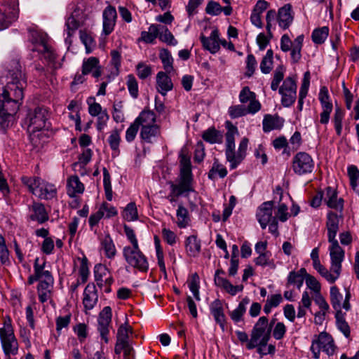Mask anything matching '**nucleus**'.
I'll list each match as a JSON object with an SVG mask.
<instances>
[{
  "label": "nucleus",
  "mask_w": 359,
  "mask_h": 359,
  "mask_svg": "<svg viewBox=\"0 0 359 359\" xmlns=\"http://www.w3.org/2000/svg\"><path fill=\"white\" fill-rule=\"evenodd\" d=\"M323 192V202L332 209L337 208V189L328 187Z\"/></svg>",
  "instance_id": "39"
},
{
  "label": "nucleus",
  "mask_w": 359,
  "mask_h": 359,
  "mask_svg": "<svg viewBox=\"0 0 359 359\" xmlns=\"http://www.w3.org/2000/svg\"><path fill=\"white\" fill-rule=\"evenodd\" d=\"M177 224L180 228H184L187 226L189 218L187 208L180 205L177 210Z\"/></svg>",
  "instance_id": "52"
},
{
  "label": "nucleus",
  "mask_w": 359,
  "mask_h": 359,
  "mask_svg": "<svg viewBox=\"0 0 359 359\" xmlns=\"http://www.w3.org/2000/svg\"><path fill=\"white\" fill-rule=\"evenodd\" d=\"M169 184L170 185L171 191L168 196V198L171 203L176 201V197L183 194L194 191L191 184H189L188 189L184 190V189L182 188V182H180L177 184H174L173 182H170Z\"/></svg>",
  "instance_id": "43"
},
{
  "label": "nucleus",
  "mask_w": 359,
  "mask_h": 359,
  "mask_svg": "<svg viewBox=\"0 0 359 359\" xmlns=\"http://www.w3.org/2000/svg\"><path fill=\"white\" fill-rule=\"evenodd\" d=\"M311 351L316 359L319 358L321 351L328 356L333 355L335 353L334 341L327 333L321 332L313 340Z\"/></svg>",
  "instance_id": "6"
},
{
  "label": "nucleus",
  "mask_w": 359,
  "mask_h": 359,
  "mask_svg": "<svg viewBox=\"0 0 359 359\" xmlns=\"http://www.w3.org/2000/svg\"><path fill=\"white\" fill-rule=\"evenodd\" d=\"M34 269L35 274L39 278V285H41V287H45V288L47 287H53L54 279L50 271L46 269L45 262L41 264H39V259L36 258L34 260Z\"/></svg>",
  "instance_id": "12"
},
{
  "label": "nucleus",
  "mask_w": 359,
  "mask_h": 359,
  "mask_svg": "<svg viewBox=\"0 0 359 359\" xmlns=\"http://www.w3.org/2000/svg\"><path fill=\"white\" fill-rule=\"evenodd\" d=\"M271 327L269 326L268 318L265 316L260 317L254 325L250 339L247 344L248 349L256 348L258 345L266 346L271 337Z\"/></svg>",
  "instance_id": "3"
},
{
  "label": "nucleus",
  "mask_w": 359,
  "mask_h": 359,
  "mask_svg": "<svg viewBox=\"0 0 359 359\" xmlns=\"http://www.w3.org/2000/svg\"><path fill=\"white\" fill-rule=\"evenodd\" d=\"M273 201L264 202L258 208L256 216L262 229H266L270 222L276 219L273 216Z\"/></svg>",
  "instance_id": "13"
},
{
  "label": "nucleus",
  "mask_w": 359,
  "mask_h": 359,
  "mask_svg": "<svg viewBox=\"0 0 359 359\" xmlns=\"http://www.w3.org/2000/svg\"><path fill=\"white\" fill-rule=\"evenodd\" d=\"M117 18L116 11L111 6H107L102 13V34H110L114 29Z\"/></svg>",
  "instance_id": "16"
},
{
  "label": "nucleus",
  "mask_w": 359,
  "mask_h": 359,
  "mask_svg": "<svg viewBox=\"0 0 359 359\" xmlns=\"http://www.w3.org/2000/svg\"><path fill=\"white\" fill-rule=\"evenodd\" d=\"M187 253L190 257H196L201 251V241L194 235L187 238L185 241Z\"/></svg>",
  "instance_id": "34"
},
{
  "label": "nucleus",
  "mask_w": 359,
  "mask_h": 359,
  "mask_svg": "<svg viewBox=\"0 0 359 359\" xmlns=\"http://www.w3.org/2000/svg\"><path fill=\"white\" fill-rule=\"evenodd\" d=\"M293 21V13L290 4H286L278 10V22L279 26L286 29Z\"/></svg>",
  "instance_id": "25"
},
{
  "label": "nucleus",
  "mask_w": 359,
  "mask_h": 359,
  "mask_svg": "<svg viewBox=\"0 0 359 359\" xmlns=\"http://www.w3.org/2000/svg\"><path fill=\"white\" fill-rule=\"evenodd\" d=\"M99 63V60L95 57H90L84 60L82 65V74L86 75L91 73L93 77H100L102 72Z\"/></svg>",
  "instance_id": "24"
},
{
  "label": "nucleus",
  "mask_w": 359,
  "mask_h": 359,
  "mask_svg": "<svg viewBox=\"0 0 359 359\" xmlns=\"http://www.w3.org/2000/svg\"><path fill=\"white\" fill-rule=\"evenodd\" d=\"M329 34V29L327 27H323L313 30L312 33V40L316 44L323 43L327 39Z\"/></svg>",
  "instance_id": "50"
},
{
  "label": "nucleus",
  "mask_w": 359,
  "mask_h": 359,
  "mask_svg": "<svg viewBox=\"0 0 359 359\" xmlns=\"http://www.w3.org/2000/svg\"><path fill=\"white\" fill-rule=\"evenodd\" d=\"M156 117L154 111L151 110H143L135 119L134 122L141 128L156 125Z\"/></svg>",
  "instance_id": "28"
},
{
  "label": "nucleus",
  "mask_w": 359,
  "mask_h": 359,
  "mask_svg": "<svg viewBox=\"0 0 359 359\" xmlns=\"http://www.w3.org/2000/svg\"><path fill=\"white\" fill-rule=\"evenodd\" d=\"M304 283V278L296 273L295 271L290 272L287 276V285H296L300 289Z\"/></svg>",
  "instance_id": "61"
},
{
  "label": "nucleus",
  "mask_w": 359,
  "mask_h": 359,
  "mask_svg": "<svg viewBox=\"0 0 359 359\" xmlns=\"http://www.w3.org/2000/svg\"><path fill=\"white\" fill-rule=\"evenodd\" d=\"M22 182L28 187L29 191L40 199L50 200L56 197L57 189L51 183L46 182L39 177L23 176Z\"/></svg>",
  "instance_id": "2"
},
{
  "label": "nucleus",
  "mask_w": 359,
  "mask_h": 359,
  "mask_svg": "<svg viewBox=\"0 0 359 359\" xmlns=\"http://www.w3.org/2000/svg\"><path fill=\"white\" fill-rule=\"evenodd\" d=\"M0 339L4 351L6 355L17 354L18 344L13 332L0 334Z\"/></svg>",
  "instance_id": "19"
},
{
  "label": "nucleus",
  "mask_w": 359,
  "mask_h": 359,
  "mask_svg": "<svg viewBox=\"0 0 359 359\" xmlns=\"http://www.w3.org/2000/svg\"><path fill=\"white\" fill-rule=\"evenodd\" d=\"M158 37V25L153 24L149 27L148 31L141 32V36L139 41H142L147 43H152Z\"/></svg>",
  "instance_id": "45"
},
{
  "label": "nucleus",
  "mask_w": 359,
  "mask_h": 359,
  "mask_svg": "<svg viewBox=\"0 0 359 359\" xmlns=\"http://www.w3.org/2000/svg\"><path fill=\"white\" fill-rule=\"evenodd\" d=\"M160 128L156 124L144 128H141L140 135L144 142L147 143H153L156 138L160 135Z\"/></svg>",
  "instance_id": "33"
},
{
  "label": "nucleus",
  "mask_w": 359,
  "mask_h": 359,
  "mask_svg": "<svg viewBox=\"0 0 359 359\" xmlns=\"http://www.w3.org/2000/svg\"><path fill=\"white\" fill-rule=\"evenodd\" d=\"M107 141L110 146L111 149L113 151L112 155L114 156H118L120 153L119 144L121 142L120 132L116 129L113 130L110 133Z\"/></svg>",
  "instance_id": "41"
},
{
  "label": "nucleus",
  "mask_w": 359,
  "mask_h": 359,
  "mask_svg": "<svg viewBox=\"0 0 359 359\" xmlns=\"http://www.w3.org/2000/svg\"><path fill=\"white\" fill-rule=\"evenodd\" d=\"M126 84L130 95L133 98H137L138 97V84L133 75L130 74L127 76Z\"/></svg>",
  "instance_id": "55"
},
{
  "label": "nucleus",
  "mask_w": 359,
  "mask_h": 359,
  "mask_svg": "<svg viewBox=\"0 0 359 359\" xmlns=\"http://www.w3.org/2000/svg\"><path fill=\"white\" fill-rule=\"evenodd\" d=\"M226 168L224 165L219 163L217 161H215L208 172V178L212 180H215L217 176L221 178H224L226 176Z\"/></svg>",
  "instance_id": "44"
},
{
  "label": "nucleus",
  "mask_w": 359,
  "mask_h": 359,
  "mask_svg": "<svg viewBox=\"0 0 359 359\" xmlns=\"http://www.w3.org/2000/svg\"><path fill=\"white\" fill-rule=\"evenodd\" d=\"M201 41L203 48L212 54L219 50V32L217 29H213L208 37L202 35L201 36Z\"/></svg>",
  "instance_id": "23"
},
{
  "label": "nucleus",
  "mask_w": 359,
  "mask_h": 359,
  "mask_svg": "<svg viewBox=\"0 0 359 359\" xmlns=\"http://www.w3.org/2000/svg\"><path fill=\"white\" fill-rule=\"evenodd\" d=\"M80 39L86 47V53H90L93 45V38L86 32L80 31Z\"/></svg>",
  "instance_id": "63"
},
{
  "label": "nucleus",
  "mask_w": 359,
  "mask_h": 359,
  "mask_svg": "<svg viewBox=\"0 0 359 359\" xmlns=\"http://www.w3.org/2000/svg\"><path fill=\"white\" fill-rule=\"evenodd\" d=\"M158 37L163 42L169 45L175 46L177 41L175 39L172 34L164 25H158Z\"/></svg>",
  "instance_id": "42"
},
{
  "label": "nucleus",
  "mask_w": 359,
  "mask_h": 359,
  "mask_svg": "<svg viewBox=\"0 0 359 359\" xmlns=\"http://www.w3.org/2000/svg\"><path fill=\"white\" fill-rule=\"evenodd\" d=\"M310 85V73L305 72L299 93L298 109L302 111L304 99L306 97Z\"/></svg>",
  "instance_id": "40"
},
{
  "label": "nucleus",
  "mask_w": 359,
  "mask_h": 359,
  "mask_svg": "<svg viewBox=\"0 0 359 359\" xmlns=\"http://www.w3.org/2000/svg\"><path fill=\"white\" fill-rule=\"evenodd\" d=\"M227 132L226 133V157L227 161L229 158H233V151L235 150V136L238 135V131L237 127L233 126L230 121L226 122Z\"/></svg>",
  "instance_id": "20"
},
{
  "label": "nucleus",
  "mask_w": 359,
  "mask_h": 359,
  "mask_svg": "<svg viewBox=\"0 0 359 359\" xmlns=\"http://www.w3.org/2000/svg\"><path fill=\"white\" fill-rule=\"evenodd\" d=\"M132 333L133 329L127 323L121 325L119 327L117 331L116 343V345H118V348H120V346H122L124 343L130 342L128 339L129 334Z\"/></svg>",
  "instance_id": "37"
},
{
  "label": "nucleus",
  "mask_w": 359,
  "mask_h": 359,
  "mask_svg": "<svg viewBox=\"0 0 359 359\" xmlns=\"http://www.w3.org/2000/svg\"><path fill=\"white\" fill-rule=\"evenodd\" d=\"M98 210L103 212L106 218H111L118 214L116 208L106 202L102 203Z\"/></svg>",
  "instance_id": "57"
},
{
  "label": "nucleus",
  "mask_w": 359,
  "mask_h": 359,
  "mask_svg": "<svg viewBox=\"0 0 359 359\" xmlns=\"http://www.w3.org/2000/svg\"><path fill=\"white\" fill-rule=\"evenodd\" d=\"M210 313L214 317L215 320L219 324L222 329L224 330L225 326V315L224 313V309L220 300L215 299L210 306Z\"/></svg>",
  "instance_id": "27"
},
{
  "label": "nucleus",
  "mask_w": 359,
  "mask_h": 359,
  "mask_svg": "<svg viewBox=\"0 0 359 359\" xmlns=\"http://www.w3.org/2000/svg\"><path fill=\"white\" fill-rule=\"evenodd\" d=\"M18 18V11L13 7L0 5V30L6 29Z\"/></svg>",
  "instance_id": "18"
},
{
  "label": "nucleus",
  "mask_w": 359,
  "mask_h": 359,
  "mask_svg": "<svg viewBox=\"0 0 359 359\" xmlns=\"http://www.w3.org/2000/svg\"><path fill=\"white\" fill-rule=\"evenodd\" d=\"M318 99L320 102L323 111L320 113V123L326 124L328 123L330 119V114L332 111L333 106L330 102L328 89L325 86L321 87Z\"/></svg>",
  "instance_id": "14"
},
{
  "label": "nucleus",
  "mask_w": 359,
  "mask_h": 359,
  "mask_svg": "<svg viewBox=\"0 0 359 359\" xmlns=\"http://www.w3.org/2000/svg\"><path fill=\"white\" fill-rule=\"evenodd\" d=\"M285 68L280 65L276 67L273 73V79L271 81V88L273 90H276L278 88L279 84L284 77Z\"/></svg>",
  "instance_id": "53"
},
{
  "label": "nucleus",
  "mask_w": 359,
  "mask_h": 359,
  "mask_svg": "<svg viewBox=\"0 0 359 359\" xmlns=\"http://www.w3.org/2000/svg\"><path fill=\"white\" fill-rule=\"evenodd\" d=\"M256 67H257V61H256L255 56L252 54L248 55L247 56V59H246L247 71H246L245 75L248 77H250L253 74Z\"/></svg>",
  "instance_id": "62"
},
{
  "label": "nucleus",
  "mask_w": 359,
  "mask_h": 359,
  "mask_svg": "<svg viewBox=\"0 0 359 359\" xmlns=\"http://www.w3.org/2000/svg\"><path fill=\"white\" fill-rule=\"evenodd\" d=\"M101 248L104 255L109 259H113L116 255V250L111 236L107 234L101 241Z\"/></svg>",
  "instance_id": "38"
},
{
  "label": "nucleus",
  "mask_w": 359,
  "mask_h": 359,
  "mask_svg": "<svg viewBox=\"0 0 359 359\" xmlns=\"http://www.w3.org/2000/svg\"><path fill=\"white\" fill-rule=\"evenodd\" d=\"M114 351L116 354H120L122 351H123L124 358L130 359L131 355L134 351V349L130 342H126L124 343L122 346H121L120 348H118V345H115Z\"/></svg>",
  "instance_id": "56"
},
{
  "label": "nucleus",
  "mask_w": 359,
  "mask_h": 359,
  "mask_svg": "<svg viewBox=\"0 0 359 359\" xmlns=\"http://www.w3.org/2000/svg\"><path fill=\"white\" fill-rule=\"evenodd\" d=\"M248 145V139L244 137L242 139L239 144L238 151L236 153L235 150L233 151V158H229L228 161L230 163L231 169H234L237 165L243 160L245 156L246 151Z\"/></svg>",
  "instance_id": "26"
},
{
  "label": "nucleus",
  "mask_w": 359,
  "mask_h": 359,
  "mask_svg": "<svg viewBox=\"0 0 359 359\" xmlns=\"http://www.w3.org/2000/svg\"><path fill=\"white\" fill-rule=\"evenodd\" d=\"M172 88L173 84L171 79L165 72H158L156 75V89L158 92L162 95H165Z\"/></svg>",
  "instance_id": "29"
},
{
  "label": "nucleus",
  "mask_w": 359,
  "mask_h": 359,
  "mask_svg": "<svg viewBox=\"0 0 359 359\" xmlns=\"http://www.w3.org/2000/svg\"><path fill=\"white\" fill-rule=\"evenodd\" d=\"M203 139L210 144H220L223 140L222 133L215 128H209L203 133Z\"/></svg>",
  "instance_id": "36"
},
{
  "label": "nucleus",
  "mask_w": 359,
  "mask_h": 359,
  "mask_svg": "<svg viewBox=\"0 0 359 359\" xmlns=\"http://www.w3.org/2000/svg\"><path fill=\"white\" fill-rule=\"evenodd\" d=\"M228 112L232 118H237L238 117L250 114L248 107L246 108L244 106L240 104L230 107L229 108Z\"/></svg>",
  "instance_id": "54"
},
{
  "label": "nucleus",
  "mask_w": 359,
  "mask_h": 359,
  "mask_svg": "<svg viewBox=\"0 0 359 359\" xmlns=\"http://www.w3.org/2000/svg\"><path fill=\"white\" fill-rule=\"evenodd\" d=\"M281 95V103L285 107L292 106L297 98V85L292 77H287L279 88Z\"/></svg>",
  "instance_id": "10"
},
{
  "label": "nucleus",
  "mask_w": 359,
  "mask_h": 359,
  "mask_svg": "<svg viewBox=\"0 0 359 359\" xmlns=\"http://www.w3.org/2000/svg\"><path fill=\"white\" fill-rule=\"evenodd\" d=\"M29 39L33 43V51H36L41 54L48 62L54 61L55 58V53L51 47L48 43V36L46 34L32 31L30 32Z\"/></svg>",
  "instance_id": "4"
},
{
  "label": "nucleus",
  "mask_w": 359,
  "mask_h": 359,
  "mask_svg": "<svg viewBox=\"0 0 359 359\" xmlns=\"http://www.w3.org/2000/svg\"><path fill=\"white\" fill-rule=\"evenodd\" d=\"M123 217L124 219L131 222L138 219L137 209L134 202L129 203L123 211Z\"/></svg>",
  "instance_id": "48"
},
{
  "label": "nucleus",
  "mask_w": 359,
  "mask_h": 359,
  "mask_svg": "<svg viewBox=\"0 0 359 359\" xmlns=\"http://www.w3.org/2000/svg\"><path fill=\"white\" fill-rule=\"evenodd\" d=\"M327 230L328 241L330 243L329 248L330 255L332 260V271L337 272V241L335 236L337 233V214L333 211H330L327 215Z\"/></svg>",
  "instance_id": "5"
},
{
  "label": "nucleus",
  "mask_w": 359,
  "mask_h": 359,
  "mask_svg": "<svg viewBox=\"0 0 359 359\" xmlns=\"http://www.w3.org/2000/svg\"><path fill=\"white\" fill-rule=\"evenodd\" d=\"M180 182H182V188L186 190L189 184L191 185L192 177L190 158L184 154V151L180 154Z\"/></svg>",
  "instance_id": "15"
},
{
  "label": "nucleus",
  "mask_w": 359,
  "mask_h": 359,
  "mask_svg": "<svg viewBox=\"0 0 359 359\" xmlns=\"http://www.w3.org/2000/svg\"><path fill=\"white\" fill-rule=\"evenodd\" d=\"M29 218L32 221H36L39 224H43L49 219L48 214L42 203H33L29 206Z\"/></svg>",
  "instance_id": "21"
},
{
  "label": "nucleus",
  "mask_w": 359,
  "mask_h": 359,
  "mask_svg": "<svg viewBox=\"0 0 359 359\" xmlns=\"http://www.w3.org/2000/svg\"><path fill=\"white\" fill-rule=\"evenodd\" d=\"M138 129H139V127L135 122H133L128 127V128L126 130V140L128 142H131L135 140V138L137 135Z\"/></svg>",
  "instance_id": "64"
},
{
  "label": "nucleus",
  "mask_w": 359,
  "mask_h": 359,
  "mask_svg": "<svg viewBox=\"0 0 359 359\" xmlns=\"http://www.w3.org/2000/svg\"><path fill=\"white\" fill-rule=\"evenodd\" d=\"M304 41V35L298 36L292 41L287 34L282 36L280 48L283 52L291 50V58L294 62H297L301 58V50Z\"/></svg>",
  "instance_id": "9"
},
{
  "label": "nucleus",
  "mask_w": 359,
  "mask_h": 359,
  "mask_svg": "<svg viewBox=\"0 0 359 359\" xmlns=\"http://www.w3.org/2000/svg\"><path fill=\"white\" fill-rule=\"evenodd\" d=\"M239 100L241 103L250 102L248 107L250 114H254L259 111L261 108L259 102L256 100L255 93L250 91L248 86L244 87L240 92Z\"/></svg>",
  "instance_id": "17"
},
{
  "label": "nucleus",
  "mask_w": 359,
  "mask_h": 359,
  "mask_svg": "<svg viewBox=\"0 0 359 359\" xmlns=\"http://www.w3.org/2000/svg\"><path fill=\"white\" fill-rule=\"evenodd\" d=\"M215 283L217 286L222 287L231 295H236L243 289V285H233L227 279L220 276L215 278Z\"/></svg>",
  "instance_id": "35"
},
{
  "label": "nucleus",
  "mask_w": 359,
  "mask_h": 359,
  "mask_svg": "<svg viewBox=\"0 0 359 359\" xmlns=\"http://www.w3.org/2000/svg\"><path fill=\"white\" fill-rule=\"evenodd\" d=\"M98 301V295L95 285L88 284L83 292V304L86 310H91Z\"/></svg>",
  "instance_id": "22"
},
{
  "label": "nucleus",
  "mask_w": 359,
  "mask_h": 359,
  "mask_svg": "<svg viewBox=\"0 0 359 359\" xmlns=\"http://www.w3.org/2000/svg\"><path fill=\"white\" fill-rule=\"evenodd\" d=\"M273 50L271 49L268 50L260 63V69L262 73L269 74L271 72L273 66Z\"/></svg>",
  "instance_id": "51"
},
{
  "label": "nucleus",
  "mask_w": 359,
  "mask_h": 359,
  "mask_svg": "<svg viewBox=\"0 0 359 359\" xmlns=\"http://www.w3.org/2000/svg\"><path fill=\"white\" fill-rule=\"evenodd\" d=\"M67 194L69 197L73 198L76 194H82L84 191V185L80 181L76 175L71 176L67 180Z\"/></svg>",
  "instance_id": "30"
},
{
  "label": "nucleus",
  "mask_w": 359,
  "mask_h": 359,
  "mask_svg": "<svg viewBox=\"0 0 359 359\" xmlns=\"http://www.w3.org/2000/svg\"><path fill=\"white\" fill-rule=\"evenodd\" d=\"M283 119L278 116L266 114L262 122L263 130L268 133L273 130L280 129L283 126Z\"/></svg>",
  "instance_id": "31"
},
{
  "label": "nucleus",
  "mask_w": 359,
  "mask_h": 359,
  "mask_svg": "<svg viewBox=\"0 0 359 359\" xmlns=\"http://www.w3.org/2000/svg\"><path fill=\"white\" fill-rule=\"evenodd\" d=\"M289 213L287 212V207L284 203H280L277 207L276 215L274 217L282 222H285L288 219Z\"/></svg>",
  "instance_id": "58"
},
{
  "label": "nucleus",
  "mask_w": 359,
  "mask_h": 359,
  "mask_svg": "<svg viewBox=\"0 0 359 359\" xmlns=\"http://www.w3.org/2000/svg\"><path fill=\"white\" fill-rule=\"evenodd\" d=\"M0 262L2 264L9 263V253L5 245L4 238L0 235Z\"/></svg>",
  "instance_id": "59"
},
{
  "label": "nucleus",
  "mask_w": 359,
  "mask_h": 359,
  "mask_svg": "<svg viewBox=\"0 0 359 359\" xmlns=\"http://www.w3.org/2000/svg\"><path fill=\"white\" fill-rule=\"evenodd\" d=\"M159 57L163 63V68L167 73H170L173 70V59L170 53L167 49H161L159 53Z\"/></svg>",
  "instance_id": "46"
},
{
  "label": "nucleus",
  "mask_w": 359,
  "mask_h": 359,
  "mask_svg": "<svg viewBox=\"0 0 359 359\" xmlns=\"http://www.w3.org/2000/svg\"><path fill=\"white\" fill-rule=\"evenodd\" d=\"M314 162L310 155L305 152L297 153L292 159V169L299 175L311 172Z\"/></svg>",
  "instance_id": "11"
},
{
  "label": "nucleus",
  "mask_w": 359,
  "mask_h": 359,
  "mask_svg": "<svg viewBox=\"0 0 359 359\" xmlns=\"http://www.w3.org/2000/svg\"><path fill=\"white\" fill-rule=\"evenodd\" d=\"M11 81L5 87L0 83V126L5 130L18 110L23 99V89L26 86L25 75L18 60L11 62L8 67Z\"/></svg>",
  "instance_id": "1"
},
{
  "label": "nucleus",
  "mask_w": 359,
  "mask_h": 359,
  "mask_svg": "<svg viewBox=\"0 0 359 359\" xmlns=\"http://www.w3.org/2000/svg\"><path fill=\"white\" fill-rule=\"evenodd\" d=\"M66 34L67 37L65 38V42L67 43H71V36L74 34L75 31L79 27V22L78 21L73 17L70 16L67 18L66 21Z\"/></svg>",
  "instance_id": "49"
},
{
  "label": "nucleus",
  "mask_w": 359,
  "mask_h": 359,
  "mask_svg": "<svg viewBox=\"0 0 359 359\" xmlns=\"http://www.w3.org/2000/svg\"><path fill=\"white\" fill-rule=\"evenodd\" d=\"M250 299L248 297H244L238 304V306L229 313L231 319L234 323H239L243 320V316L246 312L247 306L250 303Z\"/></svg>",
  "instance_id": "32"
},
{
  "label": "nucleus",
  "mask_w": 359,
  "mask_h": 359,
  "mask_svg": "<svg viewBox=\"0 0 359 359\" xmlns=\"http://www.w3.org/2000/svg\"><path fill=\"white\" fill-rule=\"evenodd\" d=\"M188 287L190 291L192 292L194 298L197 301L201 300L200 294H199V287H200V280L199 276L197 273H194L191 276L190 278L187 281Z\"/></svg>",
  "instance_id": "47"
},
{
  "label": "nucleus",
  "mask_w": 359,
  "mask_h": 359,
  "mask_svg": "<svg viewBox=\"0 0 359 359\" xmlns=\"http://www.w3.org/2000/svg\"><path fill=\"white\" fill-rule=\"evenodd\" d=\"M123 255L126 262L131 266L142 272L147 271L149 264L146 257L141 252L139 246H126L123 249Z\"/></svg>",
  "instance_id": "7"
},
{
  "label": "nucleus",
  "mask_w": 359,
  "mask_h": 359,
  "mask_svg": "<svg viewBox=\"0 0 359 359\" xmlns=\"http://www.w3.org/2000/svg\"><path fill=\"white\" fill-rule=\"evenodd\" d=\"M48 111L43 107H36L29 111L25 119L29 132L34 133L44 128L46 126Z\"/></svg>",
  "instance_id": "8"
},
{
  "label": "nucleus",
  "mask_w": 359,
  "mask_h": 359,
  "mask_svg": "<svg viewBox=\"0 0 359 359\" xmlns=\"http://www.w3.org/2000/svg\"><path fill=\"white\" fill-rule=\"evenodd\" d=\"M136 69L137 76L142 79L147 78L151 74V67L144 62L138 63Z\"/></svg>",
  "instance_id": "60"
}]
</instances>
